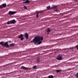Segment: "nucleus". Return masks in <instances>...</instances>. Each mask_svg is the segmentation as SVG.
<instances>
[{
  "instance_id": "f3484780",
  "label": "nucleus",
  "mask_w": 78,
  "mask_h": 78,
  "mask_svg": "<svg viewBox=\"0 0 78 78\" xmlns=\"http://www.w3.org/2000/svg\"><path fill=\"white\" fill-rule=\"evenodd\" d=\"M14 45H15V44H14V43H12V44H10V45H9V46H10V47H12V46H14Z\"/></svg>"
},
{
  "instance_id": "c756f323",
  "label": "nucleus",
  "mask_w": 78,
  "mask_h": 78,
  "mask_svg": "<svg viewBox=\"0 0 78 78\" xmlns=\"http://www.w3.org/2000/svg\"><path fill=\"white\" fill-rule=\"evenodd\" d=\"M23 20H25V18H23Z\"/></svg>"
},
{
  "instance_id": "b1692460",
  "label": "nucleus",
  "mask_w": 78,
  "mask_h": 78,
  "mask_svg": "<svg viewBox=\"0 0 78 78\" xmlns=\"http://www.w3.org/2000/svg\"><path fill=\"white\" fill-rule=\"evenodd\" d=\"M76 77L77 78H78V73H77L76 75Z\"/></svg>"
},
{
  "instance_id": "5701e85b",
  "label": "nucleus",
  "mask_w": 78,
  "mask_h": 78,
  "mask_svg": "<svg viewBox=\"0 0 78 78\" xmlns=\"http://www.w3.org/2000/svg\"><path fill=\"white\" fill-rule=\"evenodd\" d=\"M33 68L34 69H36L37 68L36 66H34L33 67Z\"/></svg>"
},
{
  "instance_id": "2eb2a0df",
  "label": "nucleus",
  "mask_w": 78,
  "mask_h": 78,
  "mask_svg": "<svg viewBox=\"0 0 78 78\" xmlns=\"http://www.w3.org/2000/svg\"><path fill=\"white\" fill-rule=\"evenodd\" d=\"M23 37V34H21L20 36L19 37V39H20V38H22Z\"/></svg>"
},
{
  "instance_id": "c85d7f7f",
  "label": "nucleus",
  "mask_w": 78,
  "mask_h": 78,
  "mask_svg": "<svg viewBox=\"0 0 78 78\" xmlns=\"http://www.w3.org/2000/svg\"><path fill=\"white\" fill-rule=\"evenodd\" d=\"M62 39H63V40H64V39L62 38V39H60V41H62Z\"/></svg>"
},
{
  "instance_id": "4be33fe9",
  "label": "nucleus",
  "mask_w": 78,
  "mask_h": 78,
  "mask_svg": "<svg viewBox=\"0 0 78 78\" xmlns=\"http://www.w3.org/2000/svg\"><path fill=\"white\" fill-rule=\"evenodd\" d=\"M38 16H39V13H38L36 15L37 18H38V17H39Z\"/></svg>"
},
{
  "instance_id": "7ed1b4c3",
  "label": "nucleus",
  "mask_w": 78,
  "mask_h": 78,
  "mask_svg": "<svg viewBox=\"0 0 78 78\" xmlns=\"http://www.w3.org/2000/svg\"><path fill=\"white\" fill-rule=\"evenodd\" d=\"M16 13V12L9 11V16H12V15H14V14H15Z\"/></svg>"
},
{
  "instance_id": "a211bd4d",
  "label": "nucleus",
  "mask_w": 78,
  "mask_h": 78,
  "mask_svg": "<svg viewBox=\"0 0 78 78\" xmlns=\"http://www.w3.org/2000/svg\"><path fill=\"white\" fill-rule=\"evenodd\" d=\"M49 78H53V76L52 75L49 76H48Z\"/></svg>"
},
{
  "instance_id": "f8f14e48",
  "label": "nucleus",
  "mask_w": 78,
  "mask_h": 78,
  "mask_svg": "<svg viewBox=\"0 0 78 78\" xmlns=\"http://www.w3.org/2000/svg\"><path fill=\"white\" fill-rule=\"evenodd\" d=\"M36 61L37 62H40V58L37 57L36 58Z\"/></svg>"
},
{
  "instance_id": "6ab92c4d",
  "label": "nucleus",
  "mask_w": 78,
  "mask_h": 78,
  "mask_svg": "<svg viewBox=\"0 0 78 78\" xmlns=\"http://www.w3.org/2000/svg\"><path fill=\"white\" fill-rule=\"evenodd\" d=\"M23 8L25 9H27V6L24 5Z\"/></svg>"
},
{
  "instance_id": "bb28decb",
  "label": "nucleus",
  "mask_w": 78,
  "mask_h": 78,
  "mask_svg": "<svg viewBox=\"0 0 78 78\" xmlns=\"http://www.w3.org/2000/svg\"><path fill=\"white\" fill-rule=\"evenodd\" d=\"M73 48H69V49H71V50H73Z\"/></svg>"
},
{
  "instance_id": "cd10ccee",
  "label": "nucleus",
  "mask_w": 78,
  "mask_h": 78,
  "mask_svg": "<svg viewBox=\"0 0 78 78\" xmlns=\"http://www.w3.org/2000/svg\"><path fill=\"white\" fill-rule=\"evenodd\" d=\"M20 54H22V52H21L19 53Z\"/></svg>"
},
{
  "instance_id": "1a4fd4ad",
  "label": "nucleus",
  "mask_w": 78,
  "mask_h": 78,
  "mask_svg": "<svg viewBox=\"0 0 78 78\" xmlns=\"http://www.w3.org/2000/svg\"><path fill=\"white\" fill-rule=\"evenodd\" d=\"M51 31V29L50 28H48L47 30V31H46V32L47 33V34H48L50 33V32Z\"/></svg>"
},
{
  "instance_id": "39448f33",
  "label": "nucleus",
  "mask_w": 78,
  "mask_h": 78,
  "mask_svg": "<svg viewBox=\"0 0 78 78\" xmlns=\"http://www.w3.org/2000/svg\"><path fill=\"white\" fill-rule=\"evenodd\" d=\"M8 42H6L4 44V47H9V45H8Z\"/></svg>"
},
{
  "instance_id": "ddd939ff",
  "label": "nucleus",
  "mask_w": 78,
  "mask_h": 78,
  "mask_svg": "<svg viewBox=\"0 0 78 78\" xmlns=\"http://www.w3.org/2000/svg\"><path fill=\"white\" fill-rule=\"evenodd\" d=\"M4 42L1 41L0 42V44L1 45H2V46H4Z\"/></svg>"
},
{
  "instance_id": "aec40b11",
  "label": "nucleus",
  "mask_w": 78,
  "mask_h": 78,
  "mask_svg": "<svg viewBox=\"0 0 78 78\" xmlns=\"http://www.w3.org/2000/svg\"><path fill=\"white\" fill-rule=\"evenodd\" d=\"M11 21H9L7 22V23L8 25H9V24H11Z\"/></svg>"
},
{
  "instance_id": "7c9ffc66",
  "label": "nucleus",
  "mask_w": 78,
  "mask_h": 78,
  "mask_svg": "<svg viewBox=\"0 0 78 78\" xmlns=\"http://www.w3.org/2000/svg\"><path fill=\"white\" fill-rule=\"evenodd\" d=\"M11 42V41H9V42H10H10Z\"/></svg>"
},
{
  "instance_id": "20e7f679",
  "label": "nucleus",
  "mask_w": 78,
  "mask_h": 78,
  "mask_svg": "<svg viewBox=\"0 0 78 78\" xmlns=\"http://www.w3.org/2000/svg\"><path fill=\"white\" fill-rule=\"evenodd\" d=\"M52 8L55 11H56V12H58V10L57 9V8H58L57 6H53L52 7Z\"/></svg>"
},
{
  "instance_id": "412c9836",
  "label": "nucleus",
  "mask_w": 78,
  "mask_h": 78,
  "mask_svg": "<svg viewBox=\"0 0 78 78\" xmlns=\"http://www.w3.org/2000/svg\"><path fill=\"white\" fill-rule=\"evenodd\" d=\"M56 72L57 73H59L60 72V70H56Z\"/></svg>"
},
{
  "instance_id": "dca6fc26",
  "label": "nucleus",
  "mask_w": 78,
  "mask_h": 78,
  "mask_svg": "<svg viewBox=\"0 0 78 78\" xmlns=\"http://www.w3.org/2000/svg\"><path fill=\"white\" fill-rule=\"evenodd\" d=\"M46 8L47 9L49 10V9H50V6L49 5L48 6L46 7Z\"/></svg>"
},
{
  "instance_id": "393cba45",
  "label": "nucleus",
  "mask_w": 78,
  "mask_h": 78,
  "mask_svg": "<svg viewBox=\"0 0 78 78\" xmlns=\"http://www.w3.org/2000/svg\"><path fill=\"white\" fill-rule=\"evenodd\" d=\"M43 12H44V11H41L40 12V14H41V13H43Z\"/></svg>"
},
{
  "instance_id": "423d86ee",
  "label": "nucleus",
  "mask_w": 78,
  "mask_h": 78,
  "mask_svg": "<svg viewBox=\"0 0 78 78\" xmlns=\"http://www.w3.org/2000/svg\"><path fill=\"white\" fill-rule=\"evenodd\" d=\"M6 6V3L3 4L2 5H0V8H3V7L5 8Z\"/></svg>"
},
{
  "instance_id": "f03ea898",
  "label": "nucleus",
  "mask_w": 78,
  "mask_h": 78,
  "mask_svg": "<svg viewBox=\"0 0 78 78\" xmlns=\"http://www.w3.org/2000/svg\"><path fill=\"white\" fill-rule=\"evenodd\" d=\"M56 59L57 60H62V57L61 55H59L56 57Z\"/></svg>"
},
{
  "instance_id": "f257e3e1",
  "label": "nucleus",
  "mask_w": 78,
  "mask_h": 78,
  "mask_svg": "<svg viewBox=\"0 0 78 78\" xmlns=\"http://www.w3.org/2000/svg\"><path fill=\"white\" fill-rule=\"evenodd\" d=\"M43 40V37L38 36H36L34 37V39L32 41H31V42L34 43V44H36L37 43L38 44H41L42 43V41H42Z\"/></svg>"
},
{
  "instance_id": "9d476101",
  "label": "nucleus",
  "mask_w": 78,
  "mask_h": 78,
  "mask_svg": "<svg viewBox=\"0 0 78 78\" xmlns=\"http://www.w3.org/2000/svg\"><path fill=\"white\" fill-rule=\"evenodd\" d=\"M21 69H23L24 70H28V68L23 66H21Z\"/></svg>"
},
{
  "instance_id": "6e6552de",
  "label": "nucleus",
  "mask_w": 78,
  "mask_h": 78,
  "mask_svg": "<svg viewBox=\"0 0 78 78\" xmlns=\"http://www.w3.org/2000/svg\"><path fill=\"white\" fill-rule=\"evenodd\" d=\"M30 3L29 0H27L25 2H23V3L24 4H28Z\"/></svg>"
},
{
  "instance_id": "a878e982",
  "label": "nucleus",
  "mask_w": 78,
  "mask_h": 78,
  "mask_svg": "<svg viewBox=\"0 0 78 78\" xmlns=\"http://www.w3.org/2000/svg\"><path fill=\"white\" fill-rule=\"evenodd\" d=\"M21 39L20 40H21V41H22V40H23V37H22V38H21Z\"/></svg>"
},
{
  "instance_id": "4468645a",
  "label": "nucleus",
  "mask_w": 78,
  "mask_h": 78,
  "mask_svg": "<svg viewBox=\"0 0 78 78\" xmlns=\"http://www.w3.org/2000/svg\"><path fill=\"white\" fill-rule=\"evenodd\" d=\"M64 42H65V43H67V42H69V40H68V39L65 40H64Z\"/></svg>"
},
{
  "instance_id": "9b49d317",
  "label": "nucleus",
  "mask_w": 78,
  "mask_h": 78,
  "mask_svg": "<svg viewBox=\"0 0 78 78\" xmlns=\"http://www.w3.org/2000/svg\"><path fill=\"white\" fill-rule=\"evenodd\" d=\"M25 36L26 37V38L27 39H28V33H25Z\"/></svg>"
},
{
  "instance_id": "473e14b6",
  "label": "nucleus",
  "mask_w": 78,
  "mask_h": 78,
  "mask_svg": "<svg viewBox=\"0 0 78 78\" xmlns=\"http://www.w3.org/2000/svg\"><path fill=\"white\" fill-rule=\"evenodd\" d=\"M17 53H16V54H17Z\"/></svg>"
},
{
  "instance_id": "2f4dec72",
  "label": "nucleus",
  "mask_w": 78,
  "mask_h": 78,
  "mask_svg": "<svg viewBox=\"0 0 78 78\" xmlns=\"http://www.w3.org/2000/svg\"><path fill=\"white\" fill-rule=\"evenodd\" d=\"M51 1H52V0H51Z\"/></svg>"
},
{
  "instance_id": "0eeeda50",
  "label": "nucleus",
  "mask_w": 78,
  "mask_h": 78,
  "mask_svg": "<svg viewBox=\"0 0 78 78\" xmlns=\"http://www.w3.org/2000/svg\"><path fill=\"white\" fill-rule=\"evenodd\" d=\"M16 23V21L15 20H13L10 21V23L11 24H14V23Z\"/></svg>"
}]
</instances>
